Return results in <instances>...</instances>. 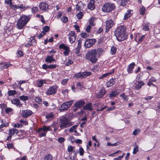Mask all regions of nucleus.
Listing matches in <instances>:
<instances>
[{
    "instance_id": "680f3d73",
    "label": "nucleus",
    "mask_w": 160,
    "mask_h": 160,
    "mask_svg": "<svg viewBox=\"0 0 160 160\" xmlns=\"http://www.w3.org/2000/svg\"><path fill=\"white\" fill-rule=\"evenodd\" d=\"M57 65L56 64H51L48 65V69H54L57 66Z\"/></svg>"
},
{
    "instance_id": "e433bc0d",
    "label": "nucleus",
    "mask_w": 160,
    "mask_h": 160,
    "mask_svg": "<svg viewBox=\"0 0 160 160\" xmlns=\"http://www.w3.org/2000/svg\"><path fill=\"white\" fill-rule=\"evenodd\" d=\"M130 0H122L120 5L122 6H125Z\"/></svg>"
},
{
    "instance_id": "20e7f679",
    "label": "nucleus",
    "mask_w": 160,
    "mask_h": 160,
    "mask_svg": "<svg viewBox=\"0 0 160 160\" xmlns=\"http://www.w3.org/2000/svg\"><path fill=\"white\" fill-rule=\"evenodd\" d=\"M52 130V129L50 126L47 127L45 126H43L42 128L38 129L37 132L39 133L40 137H45L48 131Z\"/></svg>"
},
{
    "instance_id": "a18cd8bd",
    "label": "nucleus",
    "mask_w": 160,
    "mask_h": 160,
    "mask_svg": "<svg viewBox=\"0 0 160 160\" xmlns=\"http://www.w3.org/2000/svg\"><path fill=\"white\" fill-rule=\"evenodd\" d=\"M20 99L23 101L27 100L28 99V97L27 96L22 95L19 97Z\"/></svg>"
},
{
    "instance_id": "f3484780",
    "label": "nucleus",
    "mask_w": 160,
    "mask_h": 160,
    "mask_svg": "<svg viewBox=\"0 0 160 160\" xmlns=\"http://www.w3.org/2000/svg\"><path fill=\"white\" fill-rule=\"evenodd\" d=\"M11 102L13 104L19 107H21L22 105V104L21 103L19 100L17 98L12 99L11 100Z\"/></svg>"
},
{
    "instance_id": "37998d69",
    "label": "nucleus",
    "mask_w": 160,
    "mask_h": 160,
    "mask_svg": "<svg viewBox=\"0 0 160 160\" xmlns=\"http://www.w3.org/2000/svg\"><path fill=\"white\" fill-rule=\"evenodd\" d=\"M94 3V0H91V10H92L95 8V6Z\"/></svg>"
},
{
    "instance_id": "72a5a7b5",
    "label": "nucleus",
    "mask_w": 160,
    "mask_h": 160,
    "mask_svg": "<svg viewBox=\"0 0 160 160\" xmlns=\"http://www.w3.org/2000/svg\"><path fill=\"white\" fill-rule=\"evenodd\" d=\"M84 46L86 48H90V39H87L84 43Z\"/></svg>"
},
{
    "instance_id": "052dcab7",
    "label": "nucleus",
    "mask_w": 160,
    "mask_h": 160,
    "mask_svg": "<svg viewBox=\"0 0 160 160\" xmlns=\"http://www.w3.org/2000/svg\"><path fill=\"white\" fill-rule=\"evenodd\" d=\"M58 141L59 143H61L65 141V139L63 137H60L58 138Z\"/></svg>"
},
{
    "instance_id": "49530a36",
    "label": "nucleus",
    "mask_w": 160,
    "mask_h": 160,
    "mask_svg": "<svg viewBox=\"0 0 160 160\" xmlns=\"http://www.w3.org/2000/svg\"><path fill=\"white\" fill-rule=\"evenodd\" d=\"M13 109L10 108H7L5 109V111L6 113L7 114L10 113L11 112H12Z\"/></svg>"
},
{
    "instance_id": "0e129e2a",
    "label": "nucleus",
    "mask_w": 160,
    "mask_h": 160,
    "mask_svg": "<svg viewBox=\"0 0 160 160\" xmlns=\"http://www.w3.org/2000/svg\"><path fill=\"white\" fill-rule=\"evenodd\" d=\"M73 63V61H72L71 59H69L68 60V62H67L66 63V66H69Z\"/></svg>"
},
{
    "instance_id": "bb28decb",
    "label": "nucleus",
    "mask_w": 160,
    "mask_h": 160,
    "mask_svg": "<svg viewBox=\"0 0 160 160\" xmlns=\"http://www.w3.org/2000/svg\"><path fill=\"white\" fill-rule=\"evenodd\" d=\"M1 122L2 124L0 126V128H2L4 127H7L9 125L8 122H6V121L4 119H2L1 120Z\"/></svg>"
},
{
    "instance_id": "09e8293b",
    "label": "nucleus",
    "mask_w": 160,
    "mask_h": 160,
    "mask_svg": "<svg viewBox=\"0 0 160 160\" xmlns=\"http://www.w3.org/2000/svg\"><path fill=\"white\" fill-rule=\"evenodd\" d=\"M145 8L144 7H142L139 10L140 13L142 15H143L145 14Z\"/></svg>"
},
{
    "instance_id": "338daca9",
    "label": "nucleus",
    "mask_w": 160,
    "mask_h": 160,
    "mask_svg": "<svg viewBox=\"0 0 160 160\" xmlns=\"http://www.w3.org/2000/svg\"><path fill=\"white\" fill-rule=\"evenodd\" d=\"M17 55L18 57L22 56L23 55L22 52L20 50L18 51L17 52Z\"/></svg>"
},
{
    "instance_id": "b1692460",
    "label": "nucleus",
    "mask_w": 160,
    "mask_h": 160,
    "mask_svg": "<svg viewBox=\"0 0 160 160\" xmlns=\"http://www.w3.org/2000/svg\"><path fill=\"white\" fill-rule=\"evenodd\" d=\"M54 55H52L51 56H48L45 59V62H47L52 63V62L54 61L55 59L53 58Z\"/></svg>"
},
{
    "instance_id": "9d476101",
    "label": "nucleus",
    "mask_w": 160,
    "mask_h": 160,
    "mask_svg": "<svg viewBox=\"0 0 160 160\" xmlns=\"http://www.w3.org/2000/svg\"><path fill=\"white\" fill-rule=\"evenodd\" d=\"M68 36L69 42L71 43L72 44L75 41L76 35L74 32L73 31H70Z\"/></svg>"
},
{
    "instance_id": "1a4fd4ad",
    "label": "nucleus",
    "mask_w": 160,
    "mask_h": 160,
    "mask_svg": "<svg viewBox=\"0 0 160 160\" xmlns=\"http://www.w3.org/2000/svg\"><path fill=\"white\" fill-rule=\"evenodd\" d=\"M58 87V86L56 85H53L50 87L46 91V94L49 95L55 94L57 92Z\"/></svg>"
},
{
    "instance_id": "6e6d98bb",
    "label": "nucleus",
    "mask_w": 160,
    "mask_h": 160,
    "mask_svg": "<svg viewBox=\"0 0 160 160\" xmlns=\"http://www.w3.org/2000/svg\"><path fill=\"white\" fill-rule=\"evenodd\" d=\"M82 4V3H78L76 5V9L78 11H79L81 10V7L80 5Z\"/></svg>"
},
{
    "instance_id": "473e14b6",
    "label": "nucleus",
    "mask_w": 160,
    "mask_h": 160,
    "mask_svg": "<svg viewBox=\"0 0 160 160\" xmlns=\"http://www.w3.org/2000/svg\"><path fill=\"white\" fill-rule=\"evenodd\" d=\"M29 8H30L29 6L23 5V4H21L20 6V8L23 11H25Z\"/></svg>"
},
{
    "instance_id": "6ab92c4d",
    "label": "nucleus",
    "mask_w": 160,
    "mask_h": 160,
    "mask_svg": "<svg viewBox=\"0 0 160 160\" xmlns=\"http://www.w3.org/2000/svg\"><path fill=\"white\" fill-rule=\"evenodd\" d=\"M133 13V10L131 9L128 10L125 14L123 19L126 20L130 18L132 15Z\"/></svg>"
},
{
    "instance_id": "f03ea898",
    "label": "nucleus",
    "mask_w": 160,
    "mask_h": 160,
    "mask_svg": "<svg viewBox=\"0 0 160 160\" xmlns=\"http://www.w3.org/2000/svg\"><path fill=\"white\" fill-rule=\"evenodd\" d=\"M31 15L28 16L22 15L18 20L17 23V28L22 29L26 26L27 24L30 19Z\"/></svg>"
},
{
    "instance_id": "3c124183",
    "label": "nucleus",
    "mask_w": 160,
    "mask_h": 160,
    "mask_svg": "<svg viewBox=\"0 0 160 160\" xmlns=\"http://www.w3.org/2000/svg\"><path fill=\"white\" fill-rule=\"evenodd\" d=\"M79 154L80 156H83L84 153V151L82 147H80L79 149Z\"/></svg>"
},
{
    "instance_id": "aec40b11",
    "label": "nucleus",
    "mask_w": 160,
    "mask_h": 160,
    "mask_svg": "<svg viewBox=\"0 0 160 160\" xmlns=\"http://www.w3.org/2000/svg\"><path fill=\"white\" fill-rule=\"evenodd\" d=\"M135 66V63L134 62H132L129 65L127 68V71L129 73L132 72L133 69Z\"/></svg>"
},
{
    "instance_id": "69168bd1",
    "label": "nucleus",
    "mask_w": 160,
    "mask_h": 160,
    "mask_svg": "<svg viewBox=\"0 0 160 160\" xmlns=\"http://www.w3.org/2000/svg\"><path fill=\"white\" fill-rule=\"evenodd\" d=\"M73 27L75 28L77 32H80L79 27L78 25L75 24L73 26Z\"/></svg>"
},
{
    "instance_id": "4be33fe9",
    "label": "nucleus",
    "mask_w": 160,
    "mask_h": 160,
    "mask_svg": "<svg viewBox=\"0 0 160 160\" xmlns=\"http://www.w3.org/2000/svg\"><path fill=\"white\" fill-rule=\"evenodd\" d=\"M46 81L43 79H39L37 81V86L38 87H41L44 84H46Z\"/></svg>"
},
{
    "instance_id": "c85d7f7f",
    "label": "nucleus",
    "mask_w": 160,
    "mask_h": 160,
    "mask_svg": "<svg viewBox=\"0 0 160 160\" xmlns=\"http://www.w3.org/2000/svg\"><path fill=\"white\" fill-rule=\"evenodd\" d=\"M115 82V79L112 78L108 82V87H110L114 85Z\"/></svg>"
},
{
    "instance_id": "603ef678",
    "label": "nucleus",
    "mask_w": 160,
    "mask_h": 160,
    "mask_svg": "<svg viewBox=\"0 0 160 160\" xmlns=\"http://www.w3.org/2000/svg\"><path fill=\"white\" fill-rule=\"evenodd\" d=\"M35 101L36 102L38 103L39 104H41L42 102V101L41 99L39 97H36L35 99Z\"/></svg>"
},
{
    "instance_id": "c9c22d12",
    "label": "nucleus",
    "mask_w": 160,
    "mask_h": 160,
    "mask_svg": "<svg viewBox=\"0 0 160 160\" xmlns=\"http://www.w3.org/2000/svg\"><path fill=\"white\" fill-rule=\"evenodd\" d=\"M75 148L74 147H72L71 145H69L68 147L67 151L69 152H74L75 151L74 150Z\"/></svg>"
},
{
    "instance_id": "e2e57ef3",
    "label": "nucleus",
    "mask_w": 160,
    "mask_h": 160,
    "mask_svg": "<svg viewBox=\"0 0 160 160\" xmlns=\"http://www.w3.org/2000/svg\"><path fill=\"white\" fill-rule=\"evenodd\" d=\"M13 144L12 143H8L7 144V147L8 149H11L13 148Z\"/></svg>"
},
{
    "instance_id": "a878e982",
    "label": "nucleus",
    "mask_w": 160,
    "mask_h": 160,
    "mask_svg": "<svg viewBox=\"0 0 160 160\" xmlns=\"http://www.w3.org/2000/svg\"><path fill=\"white\" fill-rule=\"evenodd\" d=\"M8 133L11 135H13L15 134H18V135H19V134H18L19 132L16 129H10L9 130Z\"/></svg>"
},
{
    "instance_id": "c756f323",
    "label": "nucleus",
    "mask_w": 160,
    "mask_h": 160,
    "mask_svg": "<svg viewBox=\"0 0 160 160\" xmlns=\"http://www.w3.org/2000/svg\"><path fill=\"white\" fill-rule=\"evenodd\" d=\"M119 94V92H118L117 90H115L112 91L109 95V97L110 98H112L118 95Z\"/></svg>"
},
{
    "instance_id": "0eeeda50",
    "label": "nucleus",
    "mask_w": 160,
    "mask_h": 160,
    "mask_svg": "<svg viewBox=\"0 0 160 160\" xmlns=\"http://www.w3.org/2000/svg\"><path fill=\"white\" fill-rule=\"evenodd\" d=\"M73 102L72 101L65 102L59 108V110L61 112L67 110L68 108L72 105Z\"/></svg>"
},
{
    "instance_id": "6e6552de",
    "label": "nucleus",
    "mask_w": 160,
    "mask_h": 160,
    "mask_svg": "<svg viewBox=\"0 0 160 160\" xmlns=\"http://www.w3.org/2000/svg\"><path fill=\"white\" fill-rule=\"evenodd\" d=\"M59 48L60 49H62L64 50L63 53L65 56H67L69 55L70 52L69 47L66 45L62 43L59 45Z\"/></svg>"
},
{
    "instance_id": "8fccbe9b",
    "label": "nucleus",
    "mask_w": 160,
    "mask_h": 160,
    "mask_svg": "<svg viewBox=\"0 0 160 160\" xmlns=\"http://www.w3.org/2000/svg\"><path fill=\"white\" fill-rule=\"evenodd\" d=\"M50 30L49 27L48 26H45L43 28L42 31L46 32H48Z\"/></svg>"
},
{
    "instance_id": "58836bf2",
    "label": "nucleus",
    "mask_w": 160,
    "mask_h": 160,
    "mask_svg": "<svg viewBox=\"0 0 160 160\" xmlns=\"http://www.w3.org/2000/svg\"><path fill=\"white\" fill-rule=\"evenodd\" d=\"M52 157L50 154H48L44 157V160H52Z\"/></svg>"
},
{
    "instance_id": "13d9d810",
    "label": "nucleus",
    "mask_w": 160,
    "mask_h": 160,
    "mask_svg": "<svg viewBox=\"0 0 160 160\" xmlns=\"http://www.w3.org/2000/svg\"><path fill=\"white\" fill-rule=\"evenodd\" d=\"M10 7L12 8H13L15 10L17 9L20 8V6L18 5H10Z\"/></svg>"
},
{
    "instance_id": "2f4dec72",
    "label": "nucleus",
    "mask_w": 160,
    "mask_h": 160,
    "mask_svg": "<svg viewBox=\"0 0 160 160\" xmlns=\"http://www.w3.org/2000/svg\"><path fill=\"white\" fill-rule=\"evenodd\" d=\"M114 72V70H112V72L109 73H106L104 74H102V75L99 78V79H102L108 76L111 74H112Z\"/></svg>"
},
{
    "instance_id": "5fc2aeb1",
    "label": "nucleus",
    "mask_w": 160,
    "mask_h": 160,
    "mask_svg": "<svg viewBox=\"0 0 160 160\" xmlns=\"http://www.w3.org/2000/svg\"><path fill=\"white\" fill-rule=\"evenodd\" d=\"M20 122L22 123V125H27L28 124V122L27 121L25 120H20Z\"/></svg>"
},
{
    "instance_id": "9b49d317",
    "label": "nucleus",
    "mask_w": 160,
    "mask_h": 160,
    "mask_svg": "<svg viewBox=\"0 0 160 160\" xmlns=\"http://www.w3.org/2000/svg\"><path fill=\"white\" fill-rule=\"evenodd\" d=\"M97 52L96 49H93L91 52V62L93 63H95L98 60L96 58Z\"/></svg>"
},
{
    "instance_id": "f704fd0d",
    "label": "nucleus",
    "mask_w": 160,
    "mask_h": 160,
    "mask_svg": "<svg viewBox=\"0 0 160 160\" xmlns=\"http://www.w3.org/2000/svg\"><path fill=\"white\" fill-rule=\"evenodd\" d=\"M83 16V12H79L77 14L76 17L78 19L80 20L82 18Z\"/></svg>"
},
{
    "instance_id": "774afa93",
    "label": "nucleus",
    "mask_w": 160,
    "mask_h": 160,
    "mask_svg": "<svg viewBox=\"0 0 160 160\" xmlns=\"http://www.w3.org/2000/svg\"><path fill=\"white\" fill-rule=\"evenodd\" d=\"M83 108L84 109L90 110V103L87 104Z\"/></svg>"
},
{
    "instance_id": "5701e85b",
    "label": "nucleus",
    "mask_w": 160,
    "mask_h": 160,
    "mask_svg": "<svg viewBox=\"0 0 160 160\" xmlns=\"http://www.w3.org/2000/svg\"><path fill=\"white\" fill-rule=\"evenodd\" d=\"M82 40L78 41V45L75 48V52L77 54H78L80 52V50L81 47Z\"/></svg>"
},
{
    "instance_id": "a19ab883",
    "label": "nucleus",
    "mask_w": 160,
    "mask_h": 160,
    "mask_svg": "<svg viewBox=\"0 0 160 160\" xmlns=\"http://www.w3.org/2000/svg\"><path fill=\"white\" fill-rule=\"evenodd\" d=\"M134 145H135V147L133 149V153L134 154H135L138 151V147L136 144V143H135Z\"/></svg>"
},
{
    "instance_id": "4468645a",
    "label": "nucleus",
    "mask_w": 160,
    "mask_h": 160,
    "mask_svg": "<svg viewBox=\"0 0 160 160\" xmlns=\"http://www.w3.org/2000/svg\"><path fill=\"white\" fill-rule=\"evenodd\" d=\"M32 113V112L28 109L24 110L22 111V115L24 118H27L31 116Z\"/></svg>"
},
{
    "instance_id": "7c9ffc66",
    "label": "nucleus",
    "mask_w": 160,
    "mask_h": 160,
    "mask_svg": "<svg viewBox=\"0 0 160 160\" xmlns=\"http://www.w3.org/2000/svg\"><path fill=\"white\" fill-rule=\"evenodd\" d=\"M97 19L93 17L91 18V26H94L96 25Z\"/></svg>"
},
{
    "instance_id": "412c9836",
    "label": "nucleus",
    "mask_w": 160,
    "mask_h": 160,
    "mask_svg": "<svg viewBox=\"0 0 160 160\" xmlns=\"http://www.w3.org/2000/svg\"><path fill=\"white\" fill-rule=\"evenodd\" d=\"M85 104V102L83 100H81L76 102L74 104L77 108H80Z\"/></svg>"
},
{
    "instance_id": "ea45409f",
    "label": "nucleus",
    "mask_w": 160,
    "mask_h": 160,
    "mask_svg": "<svg viewBox=\"0 0 160 160\" xmlns=\"http://www.w3.org/2000/svg\"><path fill=\"white\" fill-rule=\"evenodd\" d=\"M117 48L115 47H112L111 49L110 53L112 55H114L116 52Z\"/></svg>"
},
{
    "instance_id": "f8f14e48",
    "label": "nucleus",
    "mask_w": 160,
    "mask_h": 160,
    "mask_svg": "<svg viewBox=\"0 0 160 160\" xmlns=\"http://www.w3.org/2000/svg\"><path fill=\"white\" fill-rule=\"evenodd\" d=\"M35 36L31 37L29 38V40L28 42L26 44L25 46L26 47L28 48L30 46H33L35 45L36 43V40L35 39Z\"/></svg>"
},
{
    "instance_id": "dca6fc26",
    "label": "nucleus",
    "mask_w": 160,
    "mask_h": 160,
    "mask_svg": "<svg viewBox=\"0 0 160 160\" xmlns=\"http://www.w3.org/2000/svg\"><path fill=\"white\" fill-rule=\"evenodd\" d=\"M105 93V89L104 88H102L96 94V96L97 98H101L104 96Z\"/></svg>"
},
{
    "instance_id": "a211bd4d",
    "label": "nucleus",
    "mask_w": 160,
    "mask_h": 160,
    "mask_svg": "<svg viewBox=\"0 0 160 160\" xmlns=\"http://www.w3.org/2000/svg\"><path fill=\"white\" fill-rule=\"evenodd\" d=\"M145 83L143 81H139L136 82L135 85L134 87V89H138L141 88L142 86L144 85Z\"/></svg>"
},
{
    "instance_id": "7ed1b4c3",
    "label": "nucleus",
    "mask_w": 160,
    "mask_h": 160,
    "mask_svg": "<svg viewBox=\"0 0 160 160\" xmlns=\"http://www.w3.org/2000/svg\"><path fill=\"white\" fill-rule=\"evenodd\" d=\"M115 8V6L112 3L106 2L102 6V11L106 13L110 12Z\"/></svg>"
},
{
    "instance_id": "2eb2a0df",
    "label": "nucleus",
    "mask_w": 160,
    "mask_h": 160,
    "mask_svg": "<svg viewBox=\"0 0 160 160\" xmlns=\"http://www.w3.org/2000/svg\"><path fill=\"white\" fill-rule=\"evenodd\" d=\"M106 32H108L113 25V21L109 20L106 21Z\"/></svg>"
},
{
    "instance_id": "423d86ee",
    "label": "nucleus",
    "mask_w": 160,
    "mask_h": 160,
    "mask_svg": "<svg viewBox=\"0 0 160 160\" xmlns=\"http://www.w3.org/2000/svg\"><path fill=\"white\" fill-rule=\"evenodd\" d=\"M90 75V72H79L75 73L73 77L76 78H84Z\"/></svg>"
},
{
    "instance_id": "4c0bfd02",
    "label": "nucleus",
    "mask_w": 160,
    "mask_h": 160,
    "mask_svg": "<svg viewBox=\"0 0 160 160\" xmlns=\"http://www.w3.org/2000/svg\"><path fill=\"white\" fill-rule=\"evenodd\" d=\"M54 115L52 112H50L47 113L45 116L47 119L52 118L54 117Z\"/></svg>"
},
{
    "instance_id": "bf43d9fd",
    "label": "nucleus",
    "mask_w": 160,
    "mask_h": 160,
    "mask_svg": "<svg viewBox=\"0 0 160 160\" xmlns=\"http://www.w3.org/2000/svg\"><path fill=\"white\" fill-rule=\"evenodd\" d=\"M46 34V32H43L42 31L41 32L40 34L39 35L38 38L39 39H41L42 37L44 35H45Z\"/></svg>"
},
{
    "instance_id": "cd10ccee",
    "label": "nucleus",
    "mask_w": 160,
    "mask_h": 160,
    "mask_svg": "<svg viewBox=\"0 0 160 160\" xmlns=\"http://www.w3.org/2000/svg\"><path fill=\"white\" fill-rule=\"evenodd\" d=\"M149 23H144L142 25V29L144 31H147L149 29Z\"/></svg>"
},
{
    "instance_id": "864d4df0",
    "label": "nucleus",
    "mask_w": 160,
    "mask_h": 160,
    "mask_svg": "<svg viewBox=\"0 0 160 160\" xmlns=\"http://www.w3.org/2000/svg\"><path fill=\"white\" fill-rule=\"evenodd\" d=\"M61 19L63 23H66L68 21V18L65 16H62Z\"/></svg>"
},
{
    "instance_id": "393cba45",
    "label": "nucleus",
    "mask_w": 160,
    "mask_h": 160,
    "mask_svg": "<svg viewBox=\"0 0 160 160\" xmlns=\"http://www.w3.org/2000/svg\"><path fill=\"white\" fill-rule=\"evenodd\" d=\"M1 63H2V64L1 65H2V67L1 68V69L2 70H3L4 68H8L11 65L10 62H1Z\"/></svg>"
},
{
    "instance_id": "39448f33",
    "label": "nucleus",
    "mask_w": 160,
    "mask_h": 160,
    "mask_svg": "<svg viewBox=\"0 0 160 160\" xmlns=\"http://www.w3.org/2000/svg\"><path fill=\"white\" fill-rule=\"evenodd\" d=\"M72 125L71 122L67 119H64L61 120L60 125V130L70 127Z\"/></svg>"
},
{
    "instance_id": "c03bdc74",
    "label": "nucleus",
    "mask_w": 160,
    "mask_h": 160,
    "mask_svg": "<svg viewBox=\"0 0 160 160\" xmlns=\"http://www.w3.org/2000/svg\"><path fill=\"white\" fill-rule=\"evenodd\" d=\"M38 8L37 7H33L31 8L32 13H36V12H38Z\"/></svg>"
},
{
    "instance_id": "f257e3e1",
    "label": "nucleus",
    "mask_w": 160,
    "mask_h": 160,
    "mask_svg": "<svg viewBox=\"0 0 160 160\" xmlns=\"http://www.w3.org/2000/svg\"><path fill=\"white\" fill-rule=\"evenodd\" d=\"M126 27L124 26H120L115 31V35L119 41H123L127 38L126 33Z\"/></svg>"
},
{
    "instance_id": "79ce46f5",
    "label": "nucleus",
    "mask_w": 160,
    "mask_h": 160,
    "mask_svg": "<svg viewBox=\"0 0 160 160\" xmlns=\"http://www.w3.org/2000/svg\"><path fill=\"white\" fill-rule=\"evenodd\" d=\"M8 93L9 96H13L16 94V91L15 90H10L8 91Z\"/></svg>"
},
{
    "instance_id": "ddd939ff",
    "label": "nucleus",
    "mask_w": 160,
    "mask_h": 160,
    "mask_svg": "<svg viewBox=\"0 0 160 160\" xmlns=\"http://www.w3.org/2000/svg\"><path fill=\"white\" fill-rule=\"evenodd\" d=\"M39 7L40 10L45 11L48 9L49 5L46 3L42 2L39 3Z\"/></svg>"
},
{
    "instance_id": "de8ad7c7",
    "label": "nucleus",
    "mask_w": 160,
    "mask_h": 160,
    "mask_svg": "<svg viewBox=\"0 0 160 160\" xmlns=\"http://www.w3.org/2000/svg\"><path fill=\"white\" fill-rule=\"evenodd\" d=\"M81 36L82 38H86L89 36V34L86 32H82L81 33Z\"/></svg>"
},
{
    "instance_id": "4d7b16f0",
    "label": "nucleus",
    "mask_w": 160,
    "mask_h": 160,
    "mask_svg": "<svg viewBox=\"0 0 160 160\" xmlns=\"http://www.w3.org/2000/svg\"><path fill=\"white\" fill-rule=\"evenodd\" d=\"M96 41L97 40L96 39H91V47L94 45Z\"/></svg>"
}]
</instances>
